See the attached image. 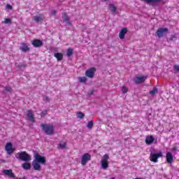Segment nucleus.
Here are the masks:
<instances>
[{"label": "nucleus", "instance_id": "18", "mask_svg": "<svg viewBox=\"0 0 179 179\" xmlns=\"http://www.w3.org/2000/svg\"><path fill=\"white\" fill-rule=\"evenodd\" d=\"M27 115L31 122H34V115H33V112H31V110H27Z\"/></svg>", "mask_w": 179, "mask_h": 179}, {"label": "nucleus", "instance_id": "14", "mask_svg": "<svg viewBox=\"0 0 179 179\" xmlns=\"http://www.w3.org/2000/svg\"><path fill=\"white\" fill-rule=\"evenodd\" d=\"M3 174L6 176H8V177H10V178H15V173L12 171V170H8L6 169L3 171Z\"/></svg>", "mask_w": 179, "mask_h": 179}, {"label": "nucleus", "instance_id": "35", "mask_svg": "<svg viewBox=\"0 0 179 179\" xmlns=\"http://www.w3.org/2000/svg\"><path fill=\"white\" fill-rule=\"evenodd\" d=\"M43 100H45V101H47V103H50V98L48 96H45L43 98Z\"/></svg>", "mask_w": 179, "mask_h": 179}, {"label": "nucleus", "instance_id": "38", "mask_svg": "<svg viewBox=\"0 0 179 179\" xmlns=\"http://www.w3.org/2000/svg\"><path fill=\"white\" fill-rule=\"evenodd\" d=\"M6 8L10 9V10H12V6H10V4H7L6 5Z\"/></svg>", "mask_w": 179, "mask_h": 179}, {"label": "nucleus", "instance_id": "34", "mask_svg": "<svg viewBox=\"0 0 179 179\" xmlns=\"http://www.w3.org/2000/svg\"><path fill=\"white\" fill-rule=\"evenodd\" d=\"M26 66H27L25 64H20L18 66V68H20L21 69V68H26Z\"/></svg>", "mask_w": 179, "mask_h": 179}, {"label": "nucleus", "instance_id": "6", "mask_svg": "<svg viewBox=\"0 0 179 179\" xmlns=\"http://www.w3.org/2000/svg\"><path fill=\"white\" fill-rule=\"evenodd\" d=\"M92 159V156L89 153H85L81 158L82 166H86L87 162Z\"/></svg>", "mask_w": 179, "mask_h": 179}, {"label": "nucleus", "instance_id": "2", "mask_svg": "<svg viewBox=\"0 0 179 179\" xmlns=\"http://www.w3.org/2000/svg\"><path fill=\"white\" fill-rule=\"evenodd\" d=\"M41 127L46 135H52V134H54V126L41 124Z\"/></svg>", "mask_w": 179, "mask_h": 179}, {"label": "nucleus", "instance_id": "1", "mask_svg": "<svg viewBox=\"0 0 179 179\" xmlns=\"http://www.w3.org/2000/svg\"><path fill=\"white\" fill-rule=\"evenodd\" d=\"M16 159L22 160V162H30L31 160V157L26 151L18 152L15 155Z\"/></svg>", "mask_w": 179, "mask_h": 179}, {"label": "nucleus", "instance_id": "25", "mask_svg": "<svg viewBox=\"0 0 179 179\" xmlns=\"http://www.w3.org/2000/svg\"><path fill=\"white\" fill-rule=\"evenodd\" d=\"M59 149H65L66 148V143L62 142L58 145Z\"/></svg>", "mask_w": 179, "mask_h": 179}, {"label": "nucleus", "instance_id": "5", "mask_svg": "<svg viewBox=\"0 0 179 179\" xmlns=\"http://www.w3.org/2000/svg\"><path fill=\"white\" fill-rule=\"evenodd\" d=\"M34 161L41 164H45V157L40 155L38 153L34 154Z\"/></svg>", "mask_w": 179, "mask_h": 179}, {"label": "nucleus", "instance_id": "12", "mask_svg": "<svg viewBox=\"0 0 179 179\" xmlns=\"http://www.w3.org/2000/svg\"><path fill=\"white\" fill-rule=\"evenodd\" d=\"M128 33V29L127 28H122L119 34V37L121 40L125 38V35Z\"/></svg>", "mask_w": 179, "mask_h": 179}, {"label": "nucleus", "instance_id": "32", "mask_svg": "<svg viewBox=\"0 0 179 179\" xmlns=\"http://www.w3.org/2000/svg\"><path fill=\"white\" fill-rule=\"evenodd\" d=\"M122 92L124 94H125V93L128 92V88H127L126 87H122Z\"/></svg>", "mask_w": 179, "mask_h": 179}, {"label": "nucleus", "instance_id": "30", "mask_svg": "<svg viewBox=\"0 0 179 179\" xmlns=\"http://www.w3.org/2000/svg\"><path fill=\"white\" fill-rule=\"evenodd\" d=\"M157 92H158V90H157V88H156V87H154L153 89H152V90H151L150 92V94H156V93H157Z\"/></svg>", "mask_w": 179, "mask_h": 179}, {"label": "nucleus", "instance_id": "37", "mask_svg": "<svg viewBox=\"0 0 179 179\" xmlns=\"http://www.w3.org/2000/svg\"><path fill=\"white\" fill-rule=\"evenodd\" d=\"M43 115H47V110H43V111L41 113V117H43Z\"/></svg>", "mask_w": 179, "mask_h": 179}, {"label": "nucleus", "instance_id": "31", "mask_svg": "<svg viewBox=\"0 0 179 179\" xmlns=\"http://www.w3.org/2000/svg\"><path fill=\"white\" fill-rule=\"evenodd\" d=\"M93 127V121L88 122V124H87V128H89V129H92Z\"/></svg>", "mask_w": 179, "mask_h": 179}, {"label": "nucleus", "instance_id": "22", "mask_svg": "<svg viewBox=\"0 0 179 179\" xmlns=\"http://www.w3.org/2000/svg\"><path fill=\"white\" fill-rule=\"evenodd\" d=\"M31 168V164L29 163L25 162L22 164V169H24V170H30Z\"/></svg>", "mask_w": 179, "mask_h": 179}, {"label": "nucleus", "instance_id": "10", "mask_svg": "<svg viewBox=\"0 0 179 179\" xmlns=\"http://www.w3.org/2000/svg\"><path fill=\"white\" fill-rule=\"evenodd\" d=\"M6 150L8 153V155H12V153H13V152H15V150L13 149V146L12 145V144L10 143H8L6 145Z\"/></svg>", "mask_w": 179, "mask_h": 179}, {"label": "nucleus", "instance_id": "28", "mask_svg": "<svg viewBox=\"0 0 179 179\" xmlns=\"http://www.w3.org/2000/svg\"><path fill=\"white\" fill-rule=\"evenodd\" d=\"M147 3H156L157 2H161L162 0H145Z\"/></svg>", "mask_w": 179, "mask_h": 179}, {"label": "nucleus", "instance_id": "33", "mask_svg": "<svg viewBox=\"0 0 179 179\" xmlns=\"http://www.w3.org/2000/svg\"><path fill=\"white\" fill-rule=\"evenodd\" d=\"M176 40H177V37H176V36H171L169 38L170 41H176Z\"/></svg>", "mask_w": 179, "mask_h": 179}, {"label": "nucleus", "instance_id": "29", "mask_svg": "<svg viewBox=\"0 0 179 179\" xmlns=\"http://www.w3.org/2000/svg\"><path fill=\"white\" fill-rule=\"evenodd\" d=\"M3 23H5V24H9L12 23V20L9 18H6L5 20L3 22Z\"/></svg>", "mask_w": 179, "mask_h": 179}, {"label": "nucleus", "instance_id": "17", "mask_svg": "<svg viewBox=\"0 0 179 179\" xmlns=\"http://www.w3.org/2000/svg\"><path fill=\"white\" fill-rule=\"evenodd\" d=\"M20 50H21V51L23 52H27V51L30 50V48L26 45V43H22L21 46L20 47Z\"/></svg>", "mask_w": 179, "mask_h": 179}, {"label": "nucleus", "instance_id": "21", "mask_svg": "<svg viewBox=\"0 0 179 179\" xmlns=\"http://www.w3.org/2000/svg\"><path fill=\"white\" fill-rule=\"evenodd\" d=\"M63 22H65L67 24H71V22H69V17H68L65 13L63 14Z\"/></svg>", "mask_w": 179, "mask_h": 179}, {"label": "nucleus", "instance_id": "3", "mask_svg": "<svg viewBox=\"0 0 179 179\" xmlns=\"http://www.w3.org/2000/svg\"><path fill=\"white\" fill-rule=\"evenodd\" d=\"M110 159V157L108 156V154H106L103 156V159L101 161V164L102 169L103 170H107L108 169V159Z\"/></svg>", "mask_w": 179, "mask_h": 179}, {"label": "nucleus", "instance_id": "40", "mask_svg": "<svg viewBox=\"0 0 179 179\" xmlns=\"http://www.w3.org/2000/svg\"><path fill=\"white\" fill-rule=\"evenodd\" d=\"M173 150H177V148H174Z\"/></svg>", "mask_w": 179, "mask_h": 179}, {"label": "nucleus", "instance_id": "23", "mask_svg": "<svg viewBox=\"0 0 179 179\" xmlns=\"http://www.w3.org/2000/svg\"><path fill=\"white\" fill-rule=\"evenodd\" d=\"M109 8H110V11L114 14L117 12V7L114 4H110Z\"/></svg>", "mask_w": 179, "mask_h": 179}, {"label": "nucleus", "instance_id": "39", "mask_svg": "<svg viewBox=\"0 0 179 179\" xmlns=\"http://www.w3.org/2000/svg\"><path fill=\"white\" fill-rule=\"evenodd\" d=\"M52 15H57V10H52Z\"/></svg>", "mask_w": 179, "mask_h": 179}, {"label": "nucleus", "instance_id": "43", "mask_svg": "<svg viewBox=\"0 0 179 179\" xmlns=\"http://www.w3.org/2000/svg\"><path fill=\"white\" fill-rule=\"evenodd\" d=\"M104 1H107V0H104Z\"/></svg>", "mask_w": 179, "mask_h": 179}, {"label": "nucleus", "instance_id": "19", "mask_svg": "<svg viewBox=\"0 0 179 179\" xmlns=\"http://www.w3.org/2000/svg\"><path fill=\"white\" fill-rule=\"evenodd\" d=\"M154 141H155V138H153V136H150L146 138L145 143H147V145H152V143H153Z\"/></svg>", "mask_w": 179, "mask_h": 179}, {"label": "nucleus", "instance_id": "13", "mask_svg": "<svg viewBox=\"0 0 179 179\" xmlns=\"http://www.w3.org/2000/svg\"><path fill=\"white\" fill-rule=\"evenodd\" d=\"M33 20L38 23V22H43L44 20V15L43 14H39L38 15H36L33 17Z\"/></svg>", "mask_w": 179, "mask_h": 179}, {"label": "nucleus", "instance_id": "11", "mask_svg": "<svg viewBox=\"0 0 179 179\" xmlns=\"http://www.w3.org/2000/svg\"><path fill=\"white\" fill-rule=\"evenodd\" d=\"M32 45L36 48H38L39 47H43V41L38 39H34L31 42Z\"/></svg>", "mask_w": 179, "mask_h": 179}, {"label": "nucleus", "instance_id": "41", "mask_svg": "<svg viewBox=\"0 0 179 179\" xmlns=\"http://www.w3.org/2000/svg\"><path fill=\"white\" fill-rule=\"evenodd\" d=\"M110 179H115V178H110Z\"/></svg>", "mask_w": 179, "mask_h": 179}, {"label": "nucleus", "instance_id": "9", "mask_svg": "<svg viewBox=\"0 0 179 179\" xmlns=\"http://www.w3.org/2000/svg\"><path fill=\"white\" fill-rule=\"evenodd\" d=\"M148 79L147 76H136L134 78V80L136 85H139L140 83H143Z\"/></svg>", "mask_w": 179, "mask_h": 179}, {"label": "nucleus", "instance_id": "8", "mask_svg": "<svg viewBox=\"0 0 179 179\" xmlns=\"http://www.w3.org/2000/svg\"><path fill=\"white\" fill-rule=\"evenodd\" d=\"M95 72H96V68L94 67L90 68L85 71V76H87V78H90V79H92V78H94Z\"/></svg>", "mask_w": 179, "mask_h": 179}, {"label": "nucleus", "instance_id": "24", "mask_svg": "<svg viewBox=\"0 0 179 179\" xmlns=\"http://www.w3.org/2000/svg\"><path fill=\"white\" fill-rule=\"evenodd\" d=\"M87 80V79L86 78V77H78V81L80 82V83H86Z\"/></svg>", "mask_w": 179, "mask_h": 179}, {"label": "nucleus", "instance_id": "20", "mask_svg": "<svg viewBox=\"0 0 179 179\" xmlns=\"http://www.w3.org/2000/svg\"><path fill=\"white\" fill-rule=\"evenodd\" d=\"M54 57L57 59V61H62V58H64V55L61 52L55 53Z\"/></svg>", "mask_w": 179, "mask_h": 179}, {"label": "nucleus", "instance_id": "7", "mask_svg": "<svg viewBox=\"0 0 179 179\" xmlns=\"http://www.w3.org/2000/svg\"><path fill=\"white\" fill-rule=\"evenodd\" d=\"M169 31V29L167 28H159L157 30L155 34L156 36H157V37H159V38H162V37H163V36H164V34H166V33H167Z\"/></svg>", "mask_w": 179, "mask_h": 179}, {"label": "nucleus", "instance_id": "26", "mask_svg": "<svg viewBox=\"0 0 179 179\" xmlns=\"http://www.w3.org/2000/svg\"><path fill=\"white\" fill-rule=\"evenodd\" d=\"M72 54H73V49L69 48L67 50L66 55H67V57H71L72 55Z\"/></svg>", "mask_w": 179, "mask_h": 179}, {"label": "nucleus", "instance_id": "42", "mask_svg": "<svg viewBox=\"0 0 179 179\" xmlns=\"http://www.w3.org/2000/svg\"><path fill=\"white\" fill-rule=\"evenodd\" d=\"M90 94H93V93H92V92H91V93H90Z\"/></svg>", "mask_w": 179, "mask_h": 179}, {"label": "nucleus", "instance_id": "15", "mask_svg": "<svg viewBox=\"0 0 179 179\" xmlns=\"http://www.w3.org/2000/svg\"><path fill=\"white\" fill-rule=\"evenodd\" d=\"M32 166H33L34 169L35 170H36V171H40V170H41V165H40V163H38L34 160L32 162Z\"/></svg>", "mask_w": 179, "mask_h": 179}, {"label": "nucleus", "instance_id": "16", "mask_svg": "<svg viewBox=\"0 0 179 179\" xmlns=\"http://www.w3.org/2000/svg\"><path fill=\"white\" fill-rule=\"evenodd\" d=\"M166 158L169 164H171V163H173V154H171V152H167Z\"/></svg>", "mask_w": 179, "mask_h": 179}, {"label": "nucleus", "instance_id": "4", "mask_svg": "<svg viewBox=\"0 0 179 179\" xmlns=\"http://www.w3.org/2000/svg\"><path fill=\"white\" fill-rule=\"evenodd\" d=\"M163 157V154L162 153V152H159L158 153L151 152L150 155V160L151 162H153L154 163H157V159H159V157Z\"/></svg>", "mask_w": 179, "mask_h": 179}, {"label": "nucleus", "instance_id": "36", "mask_svg": "<svg viewBox=\"0 0 179 179\" xmlns=\"http://www.w3.org/2000/svg\"><path fill=\"white\" fill-rule=\"evenodd\" d=\"M5 90L6 92H10V90H12V88L10 87H5Z\"/></svg>", "mask_w": 179, "mask_h": 179}, {"label": "nucleus", "instance_id": "27", "mask_svg": "<svg viewBox=\"0 0 179 179\" xmlns=\"http://www.w3.org/2000/svg\"><path fill=\"white\" fill-rule=\"evenodd\" d=\"M77 118H80L82 120V118H85V113L82 112H78L77 113Z\"/></svg>", "mask_w": 179, "mask_h": 179}]
</instances>
